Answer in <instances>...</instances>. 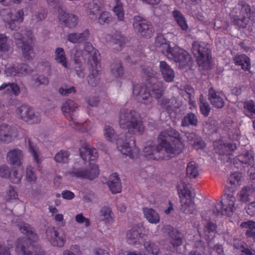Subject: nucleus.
<instances>
[{"label": "nucleus", "instance_id": "51", "mask_svg": "<svg viewBox=\"0 0 255 255\" xmlns=\"http://www.w3.org/2000/svg\"><path fill=\"white\" fill-rule=\"evenodd\" d=\"M26 178L27 182L31 183L35 182L37 180V176L36 175L33 168L29 165L26 169Z\"/></svg>", "mask_w": 255, "mask_h": 255}, {"label": "nucleus", "instance_id": "15", "mask_svg": "<svg viewBox=\"0 0 255 255\" xmlns=\"http://www.w3.org/2000/svg\"><path fill=\"white\" fill-rule=\"evenodd\" d=\"M29 243L24 238L17 239L15 242V251L18 255H33L32 253L29 250ZM33 255H45V253L42 249H40L38 252H35Z\"/></svg>", "mask_w": 255, "mask_h": 255}, {"label": "nucleus", "instance_id": "14", "mask_svg": "<svg viewBox=\"0 0 255 255\" xmlns=\"http://www.w3.org/2000/svg\"><path fill=\"white\" fill-rule=\"evenodd\" d=\"M58 18L61 23L71 29L75 28L79 23V18L77 15L73 13L66 12L62 9L59 10Z\"/></svg>", "mask_w": 255, "mask_h": 255}, {"label": "nucleus", "instance_id": "8", "mask_svg": "<svg viewBox=\"0 0 255 255\" xmlns=\"http://www.w3.org/2000/svg\"><path fill=\"white\" fill-rule=\"evenodd\" d=\"M132 25L135 31L142 36L150 37L153 34L154 29L151 23L140 16L133 17Z\"/></svg>", "mask_w": 255, "mask_h": 255}, {"label": "nucleus", "instance_id": "56", "mask_svg": "<svg viewBox=\"0 0 255 255\" xmlns=\"http://www.w3.org/2000/svg\"><path fill=\"white\" fill-rule=\"evenodd\" d=\"M113 11L119 20L123 21L124 19V10L123 5H116L113 8Z\"/></svg>", "mask_w": 255, "mask_h": 255}, {"label": "nucleus", "instance_id": "47", "mask_svg": "<svg viewBox=\"0 0 255 255\" xmlns=\"http://www.w3.org/2000/svg\"><path fill=\"white\" fill-rule=\"evenodd\" d=\"M98 22L101 24L109 23L113 21L111 14L106 11H103L98 18Z\"/></svg>", "mask_w": 255, "mask_h": 255}, {"label": "nucleus", "instance_id": "52", "mask_svg": "<svg viewBox=\"0 0 255 255\" xmlns=\"http://www.w3.org/2000/svg\"><path fill=\"white\" fill-rule=\"evenodd\" d=\"M7 41V37L4 34H0V51L6 52L9 51L10 46Z\"/></svg>", "mask_w": 255, "mask_h": 255}, {"label": "nucleus", "instance_id": "61", "mask_svg": "<svg viewBox=\"0 0 255 255\" xmlns=\"http://www.w3.org/2000/svg\"><path fill=\"white\" fill-rule=\"evenodd\" d=\"M24 12L22 10L19 9L13 15L11 19L16 21L17 23H20L23 20Z\"/></svg>", "mask_w": 255, "mask_h": 255}, {"label": "nucleus", "instance_id": "16", "mask_svg": "<svg viewBox=\"0 0 255 255\" xmlns=\"http://www.w3.org/2000/svg\"><path fill=\"white\" fill-rule=\"evenodd\" d=\"M78 110L77 104L74 101L70 99L64 102L61 107V111L64 117L71 121L75 120V114Z\"/></svg>", "mask_w": 255, "mask_h": 255}, {"label": "nucleus", "instance_id": "38", "mask_svg": "<svg viewBox=\"0 0 255 255\" xmlns=\"http://www.w3.org/2000/svg\"><path fill=\"white\" fill-rule=\"evenodd\" d=\"M22 54L23 57L26 60H32L35 56L33 47L28 43L25 42L21 46Z\"/></svg>", "mask_w": 255, "mask_h": 255}, {"label": "nucleus", "instance_id": "9", "mask_svg": "<svg viewBox=\"0 0 255 255\" xmlns=\"http://www.w3.org/2000/svg\"><path fill=\"white\" fill-rule=\"evenodd\" d=\"M15 113L17 116L23 121L31 124H37L41 121L39 113L35 112L32 108L27 105H22L17 108Z\"/></svg>", "mask_w": 255, "mask_h": 255}, {"label": "nucleus", "instance_id": "57", "mask_svg": "<svg viewBox=\"0 0 255 255\" xmlns=\"http://www.w3.org/2000/svg\"><path fill=\"white\" fill-rule=\"evenodd\" d=\"M84 51L90 55V57H89V60H90V59L92 58L93 61L95 62L96 60L94 58V55L96 54V51L91 43H86L84 46Z\"/></svg>", "mask_w": 255, "mask_h": 255}, {"label": "nucleus", "instance_id": "45", "mask_svg": "<svg viewBox=\"0 0 255 255\" xmlns=\"http://www.w3.org/2000/svg\"><path fill=\"white\" fill-rule=\"evenodd\" d=\"M55 60L60 63L64 67H67V61L65 57V54L64 49L62 48H57L55 50Z\"/></svg>", "mask_w": 255, "mask_h": 255}, {"label": "nucleus", "instance_id": "11", "mask_svg": "<svg viewBox=\"0 0 255 255\" xmlns=\"http://www.w3.org/2000/svg\"><path fill=\"white\" fill-rule=\"evenodd\" d=\"M99 173L98 166L95 164H91L85 169L74 167L69 172V174L72 177L89 180H92L97 177Z\"/></svg>", "mask_w": 255, "mask_h": 255}, {"label": "nucleus", "instance_id": "23", "mask_svg": "<svg viewBox=\"0 0 255 255\" xmlns=\"http://www.w3.org/2000/svg\"><path fill=\"white\" fill-rule=\"evenodd\" d=\"M8 161L12 165L20 166L22 163L23 158V152L17 148L10 150L7 153Z\"/></svg>", "mask_w": 255, "mask_h": 255}, {"label": "nucleus", "instance_id": "19", "mask_svg": "<svg viewBox=\"0 0 255 255\" xmlns=\"http://www.w3.org/2000/svg\"><path fill=\"white\" fill-rule=\"evenodd\" d=\"M155 46L158 51L166 55L167 57L171 53L172 48L170 46V43L166 40L162 35H158L155 41Z\"/></svg>", "mask_w": 255, "mask_h": 255}, {"label": "nucleus", "instance_id": "49", "mask_svg": "<svg viewBox=\"0 0 255 255\" xmlns=\"http://www.w3.org/2000/svg\"><path fill=\"white\" fill-rule=\"evenodd\" d=\"M85 7L87 9L90 14L95 15L100 9V6L98 3L93 0L85 4Z\"/></svg>", "mask_w": 255, "mask_h": 255}, {"label": "nucleus", "instance_id": "63", "mask_svg": "<svg viewBox=\"0 0 255 255\" xmlns=\"http://www.w3.org/2000/svg\"><path fill=\"white\" fill-rule=\"evenodd\" d=\"M10 173L9 168L5 165L0 167V176L2 178H7L9 177Z\"/></svg>", "mask_w": 255, "mask_h": 255}, {"label": "nucleus", "instance_id": "60", "mask_svg": "<svg viewBox=\"0 0 255 255\" xmlns=\"http://www.w3.org/2000/svg\"><path fill=\"white\" fill-rule=\"evenodd\" d=\"M200 109L201 113L204 116H208L211 110L210 105L207 102H201L200 104Z\"/></svg>", "mask_w": 255, "mask_h": 255}, {"label": "nucleus", "instance_id": "25", "mask_svg": "<svg viewBox=\"0 0 255 255\" xmlns=\"http://www.w3.org/2000/svg\"><path fill=\"white\" fill-rule=\"evenodd\" d=\"M208 100L211 104L215 108H222L225 105L223 98L220 96L218 92H216L213 88L209 90Z\"/></svg>", "mask_w": 255, "mask_h": 255}, {"label": "nucleus", "instance_id": "46", "mask_svg": "<svg viewBox=\"0 0 255 255\" xmlns=\"http://www.w3.org/2000/svg\"><path fill=\"white\" fill-rule=\"evenodd\" d=\"M112 74L116 77H121L124 74V70L120 61H116L111 66Z\"/></svg>", "mask_w": 255, "mask_h": 255}, {"label": "nucleus", "instance_id": "35", "mask_svg": "<svg viewBox=\"0 0 255 255\" xmlns=\"http://www.w3.org/2000/svg\"><path fill=\"white\" fill-rule=\"evenodd\" d=\"M197 125V117L192 113L187 114L181 120V126L184 127H188L189 126L196 127Z\"/></svg>", "mask_w": 255, "mask_h": 255}, {"label": "nucleus", "instance_id": "58", "mask_svg": "<svg viewBox=\"0 0 255 255\" xmlns=\"http://www.w3.org/2000/svg\"><path fill=\"white\" fill-rule=\"evenodd\" d=\"M18 76L25 75L31 72L30 67L26 64H21L17 66Z\"/></svg>", "mask_w": 255, "mask_h": 255}, {"label": "nucleus", "instance_id": "55", "mask_svg": "<svg viewBox=\"0 0 255 255\" xmlns=\"http://www.w3.org/2000/svg\"><path fill=\"white\" fill-rule=\"evenodd\" d=\"M91 146L88 144H85L80 149V153L81 158L84 160H86L90 154Z\"/></svg>", "mask_w": 255, "mask_h": 255}, {"label": "nucleus", "instance_id": "12", "mask_svg": "<svg viewBox=\"0 0 255 255\" xmlns=\"http://www.w3.org/2000/svg\"><path fill=\"white\" fill-rule=\"evenodd\" d=\"M179 63L182 67L189 65L191 62V57L185 50L179 47H174L168 57Z\"/></svg>", "mask_w": 255, "mask_h": 255}, {"label": "nucleus", "instance_id": "40", "mask_svg": "<svg viewBox=\"0 0 255 255\" xmlns=\"http://www.w3.org/2000/svg\"><path fill=\"white\" fill-rule=\"evenodd\" d=\"M237 159L241 163L247 165H252L254 163V157L251 151H247L238 155Z\"/></svg>", "mask_w": 255, "mask_h": 255}, {"label": "nucleus", "instance_id": "17", "mask_svg": "<svg viewBox=\"0 0 255 255\" xmlns=\"http://www.w3.org/2000/svg\"><path fill=\"white\" fill-rule=\"evenodd\" d=\"M157 103L161 109L167 112L173 111L182 105L181 101L175 97L170 99L163 98L159 100Z\"/></svg>", "mask_w": 255, "mask_h": 255}, {"label": "nucleus", "instance_id": "13", "mask_svg": "<svg viewBox=\"0 0 255 255\" xmlns=\"http://www.w3.org/2000/svg\"><path fill=\"white\" fill-rule=\"evenodd\" d=\"M39 69L43 72L44 75L34 74L32 76L33 85L38 87L41 85H47L49 83L48 76L50 75V65L48 62H44L39 66Z\"/></svg>", "mask_w": 255, "mask_h": 255}, {"label": "nucleus", "instance_id": "31", "mask_svg": "<svg viewBox=\"0 0 255 255\" xmlns=\"http://www.w3.org/2000/svg\"><path fill=\"white\" fill-rule=\"evenodd\" d=\"M0 91H2L4 94L12 93L17 96L20 92V88L17 84L14 83H5L0 86Z\"/></svg>", "mask_w": 255, "mask_h": 255}, {"label": "nucleus", "instance_id": "7", "mask_svg": "<svg viewBox=\"0 0 255 255\" xmlns=\"http://www.w3.org/2000/svg\"><path fill=\"white\" fill-rule=\"evenodd\" d=\"M236 198L232 193L225 194L220 203L215 205L214 214L217 216L220 215L231 216L235 210Z\"/></svg>", "mask_w": 255, "mask_h": 255}, {"label": "nucleus", "instance_id": "39", "mask_svg": "<svg viewBox=\"0 0 255 255\" xmlns=\"http://www.w3.org/2000/svg\"><path fill=\"white\" fill-rule=\"evenodd\" d=\"M126 37L121 33H118L115 34L112 38L114 48L117 51L121 50L126 43Z\"/></svg>", "mask_w": 255, "mask_h": 255}, {"label": "nucleus", "instance_id": "48", "mask_svg": "<svg viewBox=\"0 0 255 255\" xmlns=\"http://www.w3.org/2000/svg\"><path fill=\"white\" fill-rule=\"evenodd\" d=\"M241 173L238 172H235L230 174L228 179V183L231 185V187L233 186L235 187L240 185L239 182L241 178Z\"/></svg>", "mask_w": 255, "mask_h": 255}, {"label": "nucleus", "instance_id": "36", "mask_svg": "<svg viewBox=\"0 0 255 255\" xmlns=\"http://www.w3.org/2000/svg\"><path fill=\"white\" fill-rule=\"evenodd\" d=\"M28 150L37 164L41 162V152L39 148L28 139Z\"/></svg>", "mask_w": 255, "mask_h": 255}, {"label": "nucleus", "instance_id": "28", "mask_svg": "<svg viewBox=\"0 0 255 255\" xmlns=\"http://www.w3.org/2000/svg\"><path fill=\"white\" fill-rule=\"evenodd\" d=\"M18 227L20 231L27 236L28 240L32 242L37 240V236L35 233L34 229L29 224L22 223L19 224Z\"/></svg>", "mask_w": 255, "mask_h": 255}, {"label": "nucleus", "instance_id": "21", "mask_svg": "<svg viewBox=\"0 0 255 255\" xmlns=\"http://www.w3.org/2000/svg\"><path fill=\"white\" fill-rule=\"evenodd\" d=\"M99 217L100 220L106 225H111L114 222V214L112 209L108 206H105L100 209Z\"/></svg>", "mask_w": 255, "mask_h": 255}, {"label": "nucleus", "instance_id": "41", "mask_svg": "<svg viewBox=\"0 0 255 255\" xmlns=\"http://www.w3.org/2000/svg\"><path fill=\"white\" fill-rule=\"evenodd\" d=\"M244 112L250 118H255V105L253 101H246L243 104Z\"/></svg>", "mask_w": 255, "mask_h": 255}, {"label": "nucleus", "instance_id": "54", "mask_svg": "<svg viewBox=\"0 0 255 255\" xmlns=\"http://www.w3.org/2000/svg\"><path fill=\"white\" fill-rule=\"evenodd\" d=\"M22 177V173L18 170H14L10 176V180L12 183L19 184Z\"/></svg>", "mask_w": 255, "mask_h": 255}, {"label": "nucleus", "instance_id": "30", "mask_svg": "<svg viewBox=\"0 0 255 255\" xmlns=\"http://www.w3.org/2000/svg\"><path fill=\"white\" fill-rule=\"evenodd\" d=\"M141 232L138 229H132L127 233V241L129 244H139L141 240Z\"/></svg>", "mask_w": 255, "mask_h": 255}, {"label": "nucleus", "instance_id": "6", "mask_svg": "<svg viewBox=\"0 0 255 255\" xmlns=\"http://www.w3.org/2000/svg\"><path fill=\"white\" fill-rule=\"evenodd\" d=\"M192 52L196 57L198 64L204 70L210 68V46L203 41H195L192 43Z\"/></svg>", "mask_w": 255, "mask_h": 255}, {"label": "nucleus", "instance_id": "2", "mask_svg": "<svg viewBox=\"0 0 255 255\" xmlns=\"http://www.w3.org/2000/svg\"><path fill=\"white\" fill-rule=\"evenodd\" d=\"M161 154L166 160L181 153L184 144L179 132L169 128L160 132L158 136Z\"/></svg>", "mask_w": 255, "mask_h": 255}, {"label": "nucleus", "instance_id": "37", "mask_svg": "<svg viewBox=\"0 0 255 255\" xmlns=\"http://www.w3.org/2000/svg\"><path fill=\"white\" fill-rule=\"evenodd\" d=\"M145 248L144 255H161V253L158 246L154 243L149 241L144 244Z\"/></svg>", "mask_w": 255, "mask_h": 255}, {"label": "nucleus", "instance_id": "26", "mask_svg": "<svg viewBox=\"0 0 255 255\" xmlns=\"http://www.w3.org/2000/svg\"><path fill=\"white\" fill-rule=\"evenodd\" d=\"M12 139V128L5 123L0 124V141L4 143H9Z\"/></svg>", "mask_w": 255, "mask_h": 255}, {"label": "nucleus", "instance_id": "43", "mask_svg": "<svg viewBox=\"0 0 255 255\" xmlns=\"http://www.w3.org/2000/svg\"><path fill=\"white\" fill-rule=\"evenodd\" d=\"M186 174L190 178H195L199 174L198 166L194 161L188 163L186 168Z\"/></svg>", "mask_w": 255, "mask_h": 255}, {"label": "nucleus", "instance_id": "4", "mask_svg": "<svg viewBox=\"0 0 255 255\" xmlns=\"http://www.w3.org/2000/svg\"><path fill=\"white\" fill-rule=\"evenodd\" d=\"M119 123L122 128L128 130L131 134H140L144 129L142 123L134 111L122 110L119 114Z\"/></svg>", "mask_w": 255, "mask_h": 255}, {"label": "nucleus", "instance_id": "29", "mask_svg": "<svg viewBox=\"0 0 255 255\" xmlns=\"http://www.w3.org/2000/svg\"><path fill=\"white\" fill-rule=\"evenodd\" d=\"M168 235L170 244L173 247H178L183 243V235L176 229H172Z\"/></svg>", "mask_w": 255, "mask_h": 255}, {"label": "nucleus", "instance_id": "5", "mask_svg": "<svg viewBox=\"0 0 255 255\" xmlns=\"http://www.w3.org/2000/svg\"><path fill=\"white\" fill-rule=\"evenodd\" d=\"M232 21L239 27H246L251 18V8L246 1H240L232 12Z\"/></svg>", "mask_w": 255, "mask_h": 255}, {"label": "nucleus", "instance_id": "50", "mask_svg": "<svg viewBox=\"0 0 255 255\" xmlns=\"http://www.w3.org/2000/svg\"><path fill=\"white\" fill-rule=\"evenodd\" d=\"M69 153L66 151L61 150L58 152L54 157V160L56 162L66 163L68 160Z\"/></svg>", "mask_w": 255, "mask_h": 255}, {"label": "nucleus", "instance_id": "3", "mask_svg": "<svg viewBox=\"0 0 255 255\" xmlns=\"http://www.w3.org/2000/svg\"><path fill=\"white\" fill-rule=\"evenodd\" d=\"M104 130L106 138L111 141L116 140L117 148L122 154L131 158H134L138 155L139 149L135 146V139L133 137H128L124 133L117 136L113 128L110 126H105Z\"/></svg>", "mask_w": 255, "mask_h": 255}, {"label": "nucleus", "instance_id": "62", "mask_svg": "<svg viewBox=\"0 0 255 255\" xmlns=\"http://www.w3.org/2000/svg\"><path fill=\"white\" fill-rule=\"evenodd\" d=\"M75 220L79 224L85 223V226L88 227L90 226V222L88 219L86 218L81 214H78L75 217Z\"/></svg>", "mask_w": 255, "mask_h": 255}, {"label": "nucleus", "instance_id": "59", "mask_svg": "<svg viewBox=\"0 0 255 255\" xmlns=\"http://www.w3.org/2000/svg\"><path fill=\"white\" fill-rule=\"evenodd\" d=\"M46 16V10L44 9H41L33 16V19H35L37 22H39L44 19Z\"/></svg>", "mask_w": 255, "mask_h": 255}, {"label": "nucleus", "instance_id": "20", "mask_svg": "<svg viewBox=\"0 0 255 255\" xmlns=\"http://www.w3.org/2000/svg\"><path fill=\"white\" fill-rule=\"evenodd\" d=\"M143 155L150 159L159 160L164 159V157L161 154L159 145H149L144 147L143 150Z\"/></svg>", "mask_w": 255, "mask_h": 255}, {"label": "nucleus", "instance_id": "32", "mask_svg": "<svg viewBox=\"0 0 255 255\" xmlns=\"http://www.w3.org/2000/svg\"><path fill=\"white\" fill-rule=\"evenodd\" d=\"M236 65L241 66L245 71H249L251 68V61L250 58L244 54L236 56L234 59Z\"/></svg>", "mask_w": 255, "mask_h": 255}, {"label": "nucleus", "instance_id": "53", "mask_svg": "<svg viewBox=\"0 0 255 255\" xmlns=\"http://www.w3.org/2000/svg\"><path fill=\"white\" fill-rule=\"evenodd\" d=\"M75 66L74 68L77 76L80 78H83L85 76L84 72V67L81 64L80 59H75Z\"/></svg>", "mask_w": 255, "mask_h": 255}, {"label": "nucleus", "instance_id": "24", "mask_svg": "<svg viewBox=\"0 0 255 255\" xmlns=\"http://www.w3.org/2000/svg\"><path fill=\"white\" fill-rule=\"evenodd\" d=\"M159 67L163 79L167 82L173 81L175 74L171 67L165 61H161L159 63Z\"/></svg>", "mask_w": 255, "mask_h": 255}, {"label": "nucleus", "instance_id": "10", "mask_svg": "<svg viewBox=\"0 0 255 255\" xmlns=\"http://www.w3.org/2000/svg\"><path fill=\"white\" fill-rule=\"evenodd\" d=\"M66 238L63 231H58L53 227H49L46 230V239L52 246L63 247L66 242Z\"/></svg>", "mask_w": 255, "mask_h": 255}, {"label": "nucleus", "instance_id": "1", "mask_svg": "<svg viewBox=\"0 0 255 255\" xmlns=\"http://www.w3.org/2000/svg\"><path fill=\"white\" fill-rule=\"evenodd\" d=\"M144 74L148 79L146 86L142 84H137L133 86V94L137 100L144 105H150L153 102L152 95L156 99H160L163 94V87L162 83L154 76L155 72L150 67L143 69Z\"/></svg>", "mask_w": 255, "mask_h": 255}, {"label": "nucleus", "instance_id": "22", "mask_svg": "<svg viewBox=\"0 0 255 255\" xmlns=\"http://www.w3.org/2000/svg\"><path fill=\"white\" fill-rule=\"evenodd\" d=\"M255 196V188L252 186L244 187L238 194V200L244 203L251 201Z\"/></svg>", "mask_w": 255, "mask_h": 255}, {"label": "nucleus", "instance_id": "27", "mask_svg": "<svg viewBox=\"0 0 255 255\" xmlns=\"http://www.w3.org/2000/svg\"><path fill=\"white\" fill-rule=\"evenodd\" d=\"M107 184L112 193L116 194L121 191L120 179L117 173H114L110 176Z\"/></svg>", "mask_w": 255, "mask_h": 255}, {"label": "nucleus", "instance_id": "34", "mask_svg": "<svg viewBox=\"0 0 255 255\" xmlns=\"http://www.w3.org/2000/svg\"><path fill=\"white\" fill-rule=\"evenodd\" d=\"M143 214L149 223L156 224L159 222V216L154 210L151 208H143Z\"/></svg>", "mask_w": 255, "mask_h": 255}, {"label": "nucleus", "instance_id": "18", "mask_svg": "<svg viewBox=\"0 0 255 255\" xmlns=\"http://www.w3.org/2000/svg\"><path fill=\"white\" fill-rule=\"evenodd\" d=\"M90 36V31L86 29L82 32H72L67 36V40L74 44H80L86 42Z\"/></svg>", "mask_w": 255, "mask_h": 255}, {"label": "nucleus", "instance_id": "33", "mask_svg": "<svg viewBox=\"0 0 255 255\" xmlns=\"http://www.w3.org/2000/svg\"><path fill=\"white\" fill-rule=\"evenodd\" d=\"M181 204V210L186 214L193 213L195 209V204L193 201L187 200L184 197H180Z\"/></svg>", "mask_w": 255, "mask_h": 255}, {"label": "nucleus", "instance_id": "64", "mask_svg": "<svg viewBox=\"0 0 255 255\" xmlns=\"http://www.w3.org/2000/svg\"><path fill=\"white\" fill-rule=\"evenodd\" d=\"M4 72L7 76H18L17 67L10 66L5 67Z\"/></svg>", "mask_w": 255, "mask_h": 255}, {"label": "nucleus", "instance_id": "44", "mask_svg": "<svg viewBox=\"0 0 255 255\" xmlns=\"http://www.w3.org/2000/svg\"><path fill=\"white\" fill-rule=\"evenodd\" d=\"M101 72L93 69L88 77V82L92 86H96L100 82Z\"/></svg>", "mask_w": 255, "mask_h": 255}, {"label": "nucleus", "instance_id": "42", "mask_svg": "<svg viewBox=\"0 0 255 255\" xmlns=\"http://www.w3.org/2000/svg\"><path fill=\"white\" fill-rule=\"evenodd\" d=\"M240 226L246 229L245 235L248 238H251L255 234V222L252 221L244 222L241 224Z\"/></svg>", "mask_w": 255, "mask_h": 255}]
</instances>
